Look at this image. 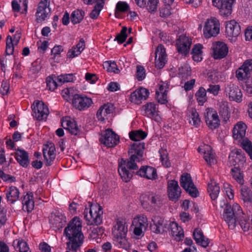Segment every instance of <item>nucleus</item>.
Masks as SVG:
<instances>
[{
  "mask_svg": "<svg viewBox=\"0 0 252 252\" xmlns=\"http://www.w3.org/2000/svg\"><path fill=\"white\" fill-rule=\"evenodd\" d=\"M220 32V23L216 18L208 19L204 28V35L206 38L216 36Z\"/></svg>",
  "mask_w": 252,
  "mask_h": 252,
  "instance_id": "obj_8",
  "label": "nucleus"
},
{
  "mask_svg": "<svg viewBox=\"0 0 252 252\" xmlns=\"http://www.w3.org/2000/svg\"><path fill=\"white\" fill-rule=\"evenodd\" d=\"M225 207L222 214L223 219L227 224L229 228L233 229L236 225V215L233 208L228 204H224Z\"/></svg>",
  "mask_w": 252,
  "mask_h": 252,
  "instance_id": "obj_10",
  "label": "nucleus"
},
{
  "mask_svg": "<svg viewBox=\"0 0 252 252\" xmlns=\"http://www.w3.org/2000/svg\"><path fill=\"white\" fill-rule=\"evenodd\" d=\"M50 222L57 228H62L65 223V217L59 211H56L51 213L50 217Z\"/></svg>",
  "mask_w": 252,
  "mask_h": 252,
  "instance_id": "obj_24",
  "label": "nucleus"
},
{
  "mask_svg": "<svg viewBox=\"0 0 252 252\" xmlns=\"http://www.w3.org/2000/svg\"><path fill=\"white\" fill-rule=\"evenodd\" d=\"M6 196L8 201L13 203L19 198V191L16 187L11 186L7 189Z\"/></svg>",
  "mask_w": 252,
  "mask_h": 252,
  "instance_id": "obj_37",
  "label": "nucleus"
},
{
  "mask_svg": "<svg viewBox=\"0 0 252 252\" xmlns=\"http://www.w3.org/2000/svg\"><path fill=\"white\" fill-rule=\"evenodd\" d=\"M81 52H82L80 51L79 49H77L74 47H73L68 51L67 56L69 58H73L80 55Z\"/></svg>",
  "mask_w": 252,
  "mask_h": 252,
  "instance_id": "obj_59",
  "label": "nucleus"
},
{
  "mask_svg": "<svg viewBox=\"0 0 252 252\" xmlns=\"http://www.w3.org/2000/svg\"><path fill=\"white\" fill-rule=\"evenodd\" d=\"M231 175L232 177L240 185H243L244 180L242 172L240 167L234 166L231 169Z\"/></svg>",
  "mask_w": 252,
  "mask_h": 252,
  "instance_id": "obj_38",
  "label": "nucleus"
},
{
  "mask_svg": "<svg viewBox=\"0 0 252 252\" xmlns=\"http://www.w3.org/2000/svg\"><path fill=\"white\" fill-rule=\"evenodd\" d=\"M158 0H147V9L150 12L157 10Z\"/></svg>",
  "mask_w": 252,
  "mask_h": 252,
  "instance_id": "obj_55",
  "label": "nucleus"
},
{
  "mask_svg": "<svg viewBox=\"0 0 252 252\" xmlns=\"http://www.w3.org/2000/svg\"><path fill=\"white\" fill-rule=\"evenodd\" d=\"M127 30V29L126 27H123L120 33L118 34L114 40H117L120 44L124 43L127 37V35L126 34Z\"/></svg>",
  "mask_w": 252,
  "mask_h": 252,
  "instance_id": "obj_49",
  "label": "nucleus"
},
{
  "mask_svg": "<svg viewBox=\"0 0 252 252\" xmlns=\"http://www.w3.org/2000/svg\"><path fill=\"white\" fill-rule=\"evenodd\" d=\"M207 91L203 87H200L195 94V96L200 105H202L207 100Z\"/></svg>",
  "mask_w": 252,
  "mask_h": 252,
  "instance_id": "obj_45",
  "label": "nucleus"
},
{
  "mask_svg": "<svg viewBox=\"0 0 252 252\" xmlns=\"http://www.w3.org/2000/svg\"><path fill=\"white\" fill-rule=\"evenodd\" d=\"M137 175L145 177L148 179H155L157 177V172L155 168L145 166H142L139 170L136 172Z\"/></svg>",
  "mask_w": 252,
  "mask_h": 252,
  "instance_id": "obj_27",
  "label": "nucleus"
},
{
  "mask_svg": "<svg viewBox=\"0 0 252 252\" xmlns=\"http://www.w3.org/2000/svg\"><path fill=\"white\" fill-rule=\"evenodd\" d=\"M225 32L229 37H236L241 32V28L239 24L234 20L226 22Z\"/></svg>",
  "mask_w": 252,
  "mask_h": 252,
  "instance_id": "obj_23",
  "label": "nucleus"
},
{
  "mask_svg": "<svg viewBox=\"0 0 252 252\" xmlns=\"http://www.w3.org/2000/svg\"><path fill=\"white\" fill-rule=\"evenodd\" d=\"M115 109L114 105L111 103L104 104L101 106L96 113L98 120L103 121L105 117L113 113Z\"/></svg>",
  "mask_w": 252,
  "mask_h": 252,
  "instance_id": "obj_25",
  "label": "nucleus"
},
{
  "mask_svg": "<svg viewBox=\"0 0 252 252\" xmlns=\"http://www.w3.org/2000/svg\"><path fill=\"white\" fill-rule=\"evenodd\" d=\"M161 161L162 164L166 167L170 166L171 164L167 158V153L166 151H163V154L161 153Z\"/></svg>",
  "mask_w": 252,
  "mask_h": 252,
  "instance_id": "obj_61",
  "label": "nucleus"
},
{
  "mask_svg": "<svg viewBox=\"0 0 252 252\" xmlns=\"http://www.w3.org/2000/svg\"><path fill=\"white\" fill-rule=\"evenodd\" d=\"M85 12L82 10L77 9L71 15V21L73 24L79 23L84 18Z\"/></svg>",
  "mask_w": 252,
  "mask_h": 252,
  "instance_id": "obj_42",
  "label": "nucleus"
},
{
  "mask_svg": "<svg viewBox=\"0 0 252 252\" xmlns=\"http://www.w3.org/2000/svg\"><path fill=\"white\" fill-rule=\"evenodd\" d=\"M220 90V86L219 85H209V88L206 90V91L207 92L216 95L218 94Z\"/></svg>",
  "mask_w": 252,
  "mask_h": 252,
  "instance_id": "obj_58",
  "label": "nucleus"
},
{
  "mask_svg": "<svg viewBox=\"0 0 252 252\" xmlns=\"http://www.w3.org/2000/svg\"><path fill=\"white\" fill-rule=\"evenodd\" d=\"M189 117L191 120L189 121V123L197 127L200 122L199 114L195 109H191Z\"/></svg>",
  "mask_w": 252,
  "mask_h": 252,
  "instance_id": "obj_46",
  "label": "nucleus"
},
{
  "mask_svg": "<svg viewBox=\"0 0 252 252\" xmlns=\"http://www.w3.org/2000/svg\"><path fill=\"white\" fill-rule=\"evenodd\" d=\"M145 149V143L143 142H134L129 149L128 154L130 158L128 160L123 159L119 163L118 171L122 180L127 182L132 177L134 170L138 169L137 162H139L143 157Z\"/></svg>",
  "mask_w": 252,
  "mask_h": 252,
  "instance_id": "obj_1",
  "label": "nucleus"
},
{
  "mask_svg": "<svg viewBox=\"0 0 252 252\" xmlns=\"http://www.w3.org/2000/svg\"><path fill=\"white\" fill-rule=\"evenodd\" d=\"M178 74L182 78H187L191 74L190 66L187 64H184L183 65H181L179 67Z\"/></svg>",
  "mask_w": 252,
  "mask_h": 252,
  "instance_id": "obj_43",
  "label": "nucleus"
},
{
  "mask_svg": "<svg viewBox=\"0 0 252 252\" xmlns=\"http://www.w3.org/2000/svg\"><path fill=\"white\" fill-rule=\"evenodd\" d=\"M49 2L47 0H42L39 3L36 13V20L38 23L45 20L50 13Z\"/></svg>",
  "mask_w": 252,
  "mask_h": 252,
  "instance_id": "obj_12",
  "label": "nucleus"
},
{
  "mask_svg": "<svg viewBox=\"0 0 252 252\" xmlns=\"http://www.w3.org/2000/svg\"><path fill=\"white\" fill-rule=\"evenodd\" d=\"M205 121L208 127L212 129L218 127L220 120L217 112L212 108H207L204 114Z\"/></svg>",
  "mask_w": 252,
  "mask_h": 252,
  "instance_id": "obj_9",
  "label": "nucleus"
},
{
  "mask_svg": "<svg viewBox=\"0 0 252 252\" xmlns=\"http://www.w3.org/2000/svg\"><path fill=\"white\" fill-rule=\"evenodd\" d=\"M198 151L200 153L204 154V158L208 163L214 164L216 162L214 155L212 151V148L210 146L206 145L203 148L199 147Z\"/></svg>",
  "mask_w": 252,
  "mask_h": 252,
  "instance_id": "obj_30",
  "label": "nucleus"
},
{
  "mask_svg": "<svg viewBox=\"0 0 252 252\" xmlns=\"http://www.w3.org/2000/svg\"><path fill=\"white\" fill-rule=\"evenodd\" d=\"M145 111V115L147 117L154 119L155 121H158L159 117L158 115V110L156 108V105L153 102H149L143 106Z\"/></svg>",
  "mask_w": 252,
  "mask_h": 252,
  "instance_id": "obj_29",
  "label": "nucleus"
},
{
  "mask_svg": "<svg viewBox=\"0 0 252 252\" xmlns=\"http://www.w3.org/2000/svg\"><path fill=\"white\" fill-rule=\"evenodd\" d=\"M246 125L242 122H239L234 126L233 129V137L235 140L240 141L243 139L246 134Z\"/></svg>",
  "mask_w": 252,
  "mask_h": 252,
  "instance_id": "obj_26",
  "label": "nucleus"
},
{
  "mask_svg": "<svg viewBox=\"0 0 252 252\" xmlns=\"http://www.w3.org/2000/svg\"><path fill=\"white\" fill-rule=\"evenodd\" d=\"M132 225L134 226L133 230L134 234L140 236L143 230H146L148 227V219L145 216H140L134 219Z\"/></svg>",
  "mask_w": 252,
  "mask_h": 252,
  "instance_id": "obj_17",
  "label": "nucleus"
},
{
  "mask_svg": "<svg viewBox=\"0 0 252 252\" xmlns=\"http://www.w3.org/2000/svg\"><path fill=\"white\" fill-rule=\"evenodd\" d=\"M167 92L166 88L164 90V93L162 94L159 93V91H156V98L158 101L161 104H165L167 102Z\"/></svg>",
  "mask_w": 252,
  "mask_h": 252,
  "instance_id": "obj_51",
  "label": "nucleus"
},
{
  "mask_svg": "<svg viewBox=\"0 0 252 252\" xmlns=\"http://www.w3.org/2000/svg\"><path fill=\"white\" fill-rule=\"evenodd\" d=\"M43 155L46 160V165L50 166L55 158V147L52 143H49L44 146L43 148Z\"/></svg>",
  "mask_w": 252,
  "mask_h": 252,
  "instance_id": "obj_19",
  "label": "nucleus"
},
{
  "mask_svg": "<svg viewBox=\"0 0 252 252\" xmlns=\"http://www.w3.org/2000/svg\"><path fill=\"white\" fill-rule=\"evenodd\" d=\"M220 114L224 118L228 117V107L226 102L222 101L220 103Z\"/></svg>",
  "mask_w": 252,
  "mask_h": 252,
  "instance_id": "obj_52",
  "label": "nucleus"
},
{
  "mask_svg": "<svg viewBox=\"0 0 252 252\" xmlns=\"http://www.w3.org/2000/svg\"><path fill=\"white\" fill-rule=\"evenodd\" d=\"M96 2V4L90 14V17L93 19H96L99 15L100 11L103 7L104 0H97Z\"/></svg>",
  "mask_w": 252,
  "mask_h": 252,
  "instance_id": "obj_41",
  "label": "nucleus"
},
{
  "mask_svg": "<svg viewBox=\"0 0 252 252\" xmlns=\"http://www.w3.org/2000/svg\"><path fill=\"white\" fill-rule=\"evenodd\" d=\"M241 141H242L241 143V147L244 150L249 148H252V143L247 138H244Z\"/></svg>",
  "mask_w": 252,
  "mask_h": 252,
  "instance_id": "obj_62",
  "label": "nucleus"
},
{
  "mask_svg": "<svg viewBox=\"0 0 252 252\" xmlns=\"http://www.w3.org/2000/svg\"><path fill=\"white\" fill-rule=\"evenodd\" d=\"M129 138L135 142L141 141L147 136V133L142 130L131 131L129 133Z\"/></svg>",
  "mask_w": 252,
  "mask_h": 252,
  "instance_id": "obj_40",
  "label": "nucleus"
},
{
  "mask_svg": "<svg viewBox=\"0 0 252 252\" xmlns=\"http://www.w3.org/2000/svg\"><path fill=\"white\" fill-rule=\"evenodd\" d=\"M104 67L106 68L108 72H113L115 73H118L120 72V70L115 62H106L104 65Z\"/></svg>",
  "mask_w": 252,
  "mask_h": 252,
  "instance_id": "obj_48",
  "label": "nucleus"
},
{
  "mask_svg": "<svg viewBox=\"0 0 252 252\" xmlns=\"http://www.w3.org/2000/svg\"><path fill=\"white\" fill-rule=\"evenodd\" d=\"M191 44L190 38L183 35H180L176 43L178 52L186 55L189 52Z\"/></svg>",
  "mask_w": 252,
  "mask_h": 252,
  "instance_id": "obj_21",
  "label": "nucleus"
},
{
  "mask_svg": "<svg viewBox=\"0 0 252 252\" xmlns=\"http://www.w3.org/2000/svg\"><path fill=\"white\" fill-rule=\"evenodd\" d=\"M170 234L171 236L175 237V239L177 241H180L184 238V234L183 229L178 226V224L175 222H172L170 223Z\"/></svg>",
  "mask_w": 252,
  "mask_h": 252,
  "instance_id": "obj_33",
  "label": "nucleus"
},
{
  "mask_svg": "<svg viewBox=\"0 0 252 252\" xmlns=\"http://www.w3.org/2000/svg\"><path fill=\"white\" fill-rule=\"evenodd\" d=\"M57 79L59 82L64 83L73 81V77L72 74H67L59 76Z\"/></svg>",
  "mask_w": 252,
  "mask_h": 252,
  "instance_id": "obj_53",
  "label": "nucleus"
},
{
  "mask_svg": "<svg viewBox=\"0 0 252 252\" xmlns=\"http://www.w3.org/2000/svg\"><path fill=\"white\" fill-rule=\"evenodd\" d=\"M72 104L75 109L82 111L89 108L92 105L93 101L85 95L75 94L72 98Z\"/></svg>",
  "mask_w": 252,
  "mask_h": 252,
  "instance_id": "obj_7",
  "label": "nucleus"
},
{
  "mask_svg": "<svg viewBox=\"0 0 252 252\" xmlns=\"http://www.w3.org/2000/svg\"><path fill=\"white\" fill-rule=\"evenodd\" d=\"M212 48L213 51V57L215 59H222L228 54V47L224 42L220 41L214 42L213 43Z\"/></svg>",
  "mask_w": 252,
  "mask_h": 252,
  "instance_id": "obj_14",
  "label": "nucleus"
},
{
  "mask_svg": "<svg viewBox=\"0 0 252 252\" xmlns=\"http://www.w3.org/2000/svg\"><path fill=\"white\" fill-rule=\"evenodd\" d=\"M116 241L118 242V245L120 247L127 249L129 248V243L127 240L126 239V237H114Z\"/></svg>",
  "mask_w": 252,
  "mask_h": 252,
  "instance_id": "obj_54",
  "label": "nucleus"
},
{
  "mask_svg": "<svg viewBox=\"0 0 252 252\" xmlns=\"http://www.w3.org/2000/svg\"><path fill=\"white\" fill-rule=\"evenodd\" d=\"M166 54L165 49L161 44H159L156 51L155 65L156 67L161 69L166 63Z\"/></svg>",
  "mask_w": 252,
  "mask_h": 252,
  "instance_id": "obj_20",
  "label": "nucleus"
},
{
  "mask_svg": "<svg viewBox=\"0 0 252 252\" xmlns=\"http://www.w3.org/2000/svg\"><path fill=\"white\" fill-rule=\"evenodd\" d=\"M234 154L235 155L234 158L232 159L235 163L234 166L239 167L243 166L246 162V157L245 154L241 149H236L234 151Z\"/></svg>",
  "mask_w": 252,
  "mask_h": 252,
  "instance_id": "obj_36",
  "label": "nucleus"
},
{
  "mask_svg": "<svg viewBox=\"0 0 252 252\" xmlns=\"http://www.w3.org/2000/svg\"><path fill=\"white\" fill-rule=\"evenodd\" d=\"M14 45L13 44L12 37L8 35L6 39V47L5 52L7 55H10L13 53Z\"/></svg>",
  "mask_w": 252,
  "mask_h": 252,
  "instance_id": "obj_50",
  "label": "nucleus"
},
{
  "mask_svg": "<svg viewBox=\"0 0 252 252\" xmlns=\"http://www.w3.org/2000/svg\"><path fill=\"white\" fill-rule=\"evenodd\" d=\"M241 195L244 202H252V192L247 187L244 186L241 188Z\"/></svg>",
  "mask_w": 252,
  "mask_h": 252,
  "instance_id": "obj_44",
  "label": "nucleus"
},
{
  "mask_svg": "<svg viewBox=\"0 0 252 252\" xmlns=\"http://www.w3.org/2000/svg\"><path fill=\"white\" fill-rule=\"evenodd\" d=\"M82 224L79 219L74 218L64 230V234L69 241L66 243V249L69 251H76L83 244L84 235L81 231Z\"/></svg>",
  "mask_w": 252,
  "mask_h": 252,
  "instance_id": "obj_2",
  "label": "nucleus"
},
{
  "mask_svg": "<svg viewBox=\"0 0 252 252\" xmlns=\"http://www.w3.org/2000/svg\"><path fill=\"white\" fill-rule=\"evenodd\" d=\"M167 192L170 200L173 201L178 200L181 196V189L177 181L174 180L168 181Z\"/></svg>",
  "mask_w": 252,
  "mask_h": 252,
  "instance_id": "obj_15",
  "label": "nucleus"
},
{
  "mask_svg": "<svg viewBox=\"0 0 252 252\" xmlns=\"http://www.w3.org/2000/svg\"><path fill=\"white\" fill-rule=\"evenodd\" d=\"M33 117L38 121L46 119L49 114L47 106L42 101H37L33 108Z\"/></svg>",
  "mask_w": 252,
  "mask_h": 252,
  "instance_id": "obj_16",
  "label": "nucleus"
},
{
  "mask_svg": "<svg viewBox=\"0 0 252 252\" xmlns=\"http://www.w3.org/2000/svg\"><path fill=\"white\" fill-rule=\"evenodd\" d=\"M149 90L144 88H139L132 92L130 100L135 104H140L142 100H145L149 95Z\"/></svg>",
  "mask_w": 252,
  "mask_h": 252,
  "instance_id": "obj_18",
  "label": "nucleus"
},
{
  "mask_svg": "<svg viewBox=\"0 0 252 252\" xmlns=\"http://www.w3.org/2000/svg\"><path fill=\"white\" fill-rule=\"evenodd\" d=\"M225 92L230 100L237 102L242 101V94L238 86L230 83L225 87Z\"/></svg>",
  "mask_w": 252,
  "mask_h": 252,
  "instance_id": "obj_13",
  "label": "nucleus"
},
{
  "mask_svg": "<svg viewBox=\"0 0 252 252\" xmlns=\"http://www.w3.org/2000/svg\"><path fill=\"white\" fill-rule=\"evenodd\" d=\"M153 225H151V230L156 233H161L165 231L164 220L159 216H155L152 219Z\"/></svg>",
  "mask_w": 252,
  "mask_h": 252,
  "instance_id": "obj_31",
  "label": "nucleus"
},
{
  "mask_svg": "<svg viewBox=\"0 0 252 252\" xmlns=\"http://www.w3.org/2000/svg\"><path fill=\"white\" fill-rule=\"evenodd\" d=\"M208 191L212 199L215 200L220 192V187L216 182H212L208 184Z\"/></svg>",
  "mask_w": 252,
  "mask_h": 252,
  "instance_id": "obj_39",
  "label": "nucleus"
},
{
  "mask_svg": "<svg viewBox=\"0 0 252 252\" xmlns=\"http://www.w3.org/2000/svg\"><path fill=\"white\" fill-rule=\"evenodd\" d=\"M127 232L126 220L122 219H117L112 232L114 237H126Z\"/></svg>",
  "mask_w": 252,
  "mask_h": 252,
  "instance_id": "obj_22",
  "label": "nucleus"
},
{
  "mask_svg": "<svg viewBox=\"0 0 252 252\" xmlns=\"http://www.w3.org/2000/svg\"><path fill=\"white\" fill-rule=\"evenodd\" d=\"M181 186L193 197H197L199 192L194 185L189 174L187 173L182 175L180 178Z\"/></svg>",
  "mask_w": 252,
  "mask_h": 252,
  "instance_id": "obj_5",
  "label": "nucleus"
},
{
  "mask_svg": "<svg viewBox=\"0 0 252 252\" xmlns=\"http://www.w3.org/2000/svg\"><path fill=\"white\" fill-rule=\"evenodd\" d=\"M46 83L47 88L51 91H54L57 87V82L50 76L47 77Z\"/></svg>",
  "mask_w": 252,
  "mask_h": 252,
  "instance_id": "obj_56",
  "label": "nucleus"
},
{
  "mask_svg": "<svg viewBox=\"0 0 252 252\" xmlns=\"http://www.w3.org/2000/svg\"><path fill=\"white\" fill-rule=\"evenodd\" d=\"M142 207L147 211H151L160 204V196L156 192H148L140 197Z\"/></svg>",
  "mask_w": 252,
  "mask_h": 252,
  "instance_id": "obj_4",
  "label": "nucleus"
},
{
  "mask_svg": "<svg viewBox=\"0 0 252 252\" xmlns=\"http://www.w3.org/2000/svg\"><path fill=\"white\" fill-rule=\"evenodd\" d=\"M15 158L19 164L27 168L30 164L28 153L24 150L18 149L15 153Z\"/></svg>",
  "mask_w": 252,
  "mask_h": 252,
  "instance_id": "obj_28",
  "label": "nucleus"
},
{
  "mask_svg": "<svg viewBox=\"0 0 252 252\" xmlns=\"http://www.w3.org/2000/svg\"><path fill=\"white\" fill-rule=\"evenodd\" d=\"M234 0H224L221 1L217 8L219 9L220 13L223 16H228L232 12V6Z\"/></svg>",
  "mask_w": 252,
  "mask_h": 252,
  "instance_id": "obj_32",
  "label": "nucleus"
},
{
  "mask_svg": "<svg viewBox=\"0 0 252 252\" xmlns=\"http://www.w3.org/2000/svg\"><path fill=\"white\" fill-rule=\"evenodd\" d=\"M161 161L162 164L166 167L170 166L171 164L167 158V153L166 151H163V154L161 153Z\"/></svg>",
  "mask_w": 252,
  "mask_h": 252,
  "instance_id": "obj_60",
  "label": "nucleus"
},
{
  "mask_svg": "<svg viewBox=\"0 0 252 252\" xmlns=\"http://www.w3.org/2000/svg\"><path fill=\"white\" fill-rule=\"evenodd\" d=\"M119 136L111 129H107L101 133L99 141L101 144L108 148L114 147L119 143Z\"/></svg>",
  "mask_w": 252,
  "mask_h": 252,
  "instance_id": "obj_6",
  "label": "nucleus"
},
{
  "mask_svg": "<svg viewBox=\"0 0 252 252\" xmlns=\"http://www.w3.org/2000/svg\"><path fill=\"white\" fill-rule=\"evenodd\" d=\"M137 79L139 81L143 80L145 77V71L144 68L141 65L137 66L136 71Z\"/></svg>",
  "mask_w": 252,
  "mask_h": 252,
  "instance_id": "obj_57",
  "label": "nucleus"
},
{
  "mask_svg": "<svg viewBox=\"0 0 252 252\" xmlns=\"http://www.w3.org/2000/svg\"><path fill=\"white\" fill-rule=\"evenodd\" d=\"M193 236L194 239L197 244L204 248L208 246L209 240L203 235L201 230H199L198 228H195L194 230Z\"/></svg>",
  "mask_w": 252,
  "mask_h": 252,
  "instance_id": "obj_35",
  "label": "nucleus"
},
{
  "mask_svg": "<svg viewBox=\"0 0 252 252\" xmlns=\"http://www.w3.org/2000/svg\"><path fill=\"white\" fill-rule=\"evenodd\" d=\"M62 126L67 129L71 134L79 135L81 133L76 122L74 121L65 120L62 124Z\"/></svg>",
  "mask_w": 252,
  "mask_h": 252,
  "instance_id": "obj_34",
  "label": "nucleus"
},
{
  "mask_svg": "<svg viewBox=\"0 0 252 252\" xmlns=\"http://www.w3.org/2000/svg\"><path fill=\"white\" fill-rule=\"evenodd\" d=\"M18 246L20 252H31L27 243L25 241L19 242Z\"/></svg>",
  "mask_w": 252,
  "mask_h": 252,
  "instance_id": "obj_63",
  "label": "nucleus"
},
{
  "mask_svg": "<svg viewBox=\"0 0 252 252\" xmlns=\"http://www.w3.org/2000/svg\"><path fill=\"white\" fill-rule=\"evenodd\" d=\"M129 9V5L124 1H119L116 6L115 16L118 17L119 12H125Z\"/></svg>",
  "mask_w": 252,
  "mask_h": 252,
  "instance_id": "obj_47",
  "label": "nucleus"
},
{
  "mask_svg": "<svg viewBox=\"0 0 252 252\" xmlns=\"http://www.w3.org/2000/svg\"><path fill=\"white\" fill-rule=\"evenodd\" d=\"M33 199V195L32 192H28L26 195L22 197L23 207H25L31 200Z\"/></svg>",
  "mask_w": 252,
  "mask_h": 252,
  "instance_id": "obj_64",
  "label": "nucleus"
},
{
  "mask_svg": "<svg viewBox=\"0 0 252 252\" xmlns=\"http://www.w3.org/2000/svg\"><path fill=\"white\" fill-rule=\"evenodd\" d=\"M89 214H88V209H86L84 212V218L88 221V225L100 224L102 222L103 211L102 208L99 204L96 203L90 205Z\"/></svg>",
  "mask_w": 252,
  "mask_h": 252,
  "instance_id": "obj_3",
  "label": "nucleus"
},
{
  "mask_svg": "<svg viewBox=\"0 0 252 252\" xmlns=\"http://www.w3.org/2000/svg\"><path fill=\"white\" fill-rule=\"evenodd\" d=\"M252 71V60H246L236 71V77L239 80H243L251 76Z\"/></svg>",
  "mask_w": 252,
  "mask_h": 252,
  "instance_id": "obj_11",
  "label": "nucleus"
}]
</instances>
